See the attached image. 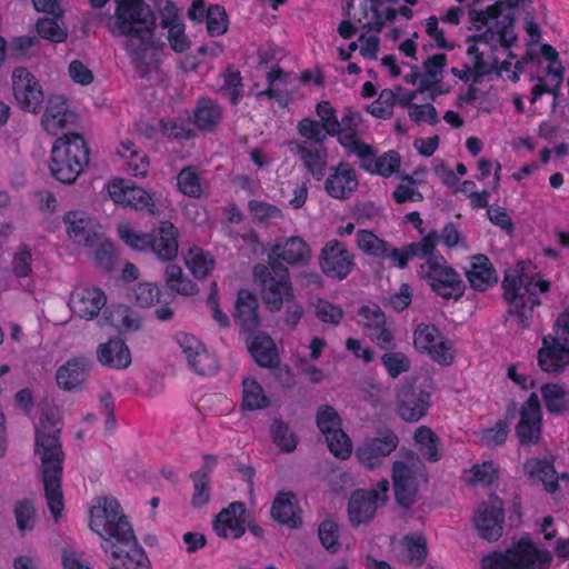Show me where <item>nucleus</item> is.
Here are the masks:
<instances>
[{
	"mask_svg": "<svg viewBox=\"0 0 569 569\" xmlns=\"http://www.w3.org/2000/svg\"><path fill=\"white\" fill-rule=\"evenodd\" d=\"M89 515L90 529L103 540L101 549L118 560L108 569H151L150 560L116 498L98 497Z\"/></svg>",
	"mask_w": 569,
	"mask_h": 569,
	"instance_id": "nucleus-1",
	"label": "nucleus"
},
{
	"mask_svg": "<svg viewBox=\"0 0 569 569\" xmlns=\"http://www.w3.org/2000/svg\"><path fill=\"white\" fill-rule=\"evenodd\" d=\"M116 10L108 28L113 36L127 37L126 50L136 72L149 78L157 67L154 52L156 14L144 0H114Z\"/></svg>",
	"mask_w": 569,
	"mask_h": 569,
	"instance_id": "nucleus-2",
	"label": "nucleus"
},
{
	"mask_svg": "<svg viewBox=\"0 0 569 569\" xmlns=\"http://www.w3.org/2000/svg\"><path fill=\"white\" fill-rule=\"evenodd\" d=\"M62 421L56 407L46 408L36 427L34 455L40 459L41 480L48 508L54 520L63 510L61 477L64 452L60 441Z\"/></svg>",
	"mask_w": 569,
	"mask_h": 569,
	"instance_id": "nucleus-3",
	"label": "nucleus"
},
{
	"mask_svg": "<svg viewBox=\"0 0 569 569\" xmlns=\"http://www.w3.org/2000/svg\"><path fill=\"white\" fill-rule=\"evenodd\" d=\"M89 147L79 133L58 138L51 150L50 172L58 181L71 184L89 163Z\"/></svg>",
	"mask_w": 569,
	"mask_h": 569,
	"instance_id": "nucleus-4",
	"label": "nucleus"
},
{
	"mask_svg": "<svg viewBox=\"0 0 569 569\" xmlns=\"http://www.w3.org/2000/svg\"><path fill=\"white\" fill-rule=\"evenodd\" d=\"M252 277L270 312H279L286 301L295 298L289 270L283 263L273 262V266L258 263L253 267Z\"/></svg>",
	"mask_w": 569,
	"mask_h": 569,
	"instance_id": "nucleus-5",
	"label": "nucleus"
},
{
	"mask_svg": "<svg viewBox=\"0 0 569 569\" xmlns=\"http://www.w3.org/2000/svg\"><path fill=\"white\" fill-rule=\"evenodd\" d=\"M552 556L539 550L531 540L521 538L506 551H493L481 560V569H548Z\"/></svg>",
	"mask_w": 569,
	"mask_h": 569,
	"instance_id": "nucleus-6",
	"label": "nucleus"
},
{
	"mask_svg": "<svg viewBox=\"0 0 569 569\" xmlns=\"http://www.w3.org/2000/svg\"><path fill=\"white\" fill-rule=\"evenodd\" d=\"M556 336H547L538 350V366L545 372L559 375L569 365V312H562L553 325Z\"/></svg>",
	"mask_w": 569,
	"mask_h": 569,
	"instance_id": "nucleus-7",
	"label": "nucleus"
},
{
	"mask_svg": "<svg viewBox=\"0 0 569 569\" xmlns=\"http://www.w3.org/2000/svg\"><path fill=\"white\" fill-rule=\"evenodd\" d=\"M420 276L431 290L443 299H460L466 284L456 270L448 266L443 257H430L420 266Z\"/></svg>",
	"mask_w": 569,
	"mask_h": 569,
	"instance_id": "nucleus-8",
	"label": "nucleus"
},
{
	"mask_svg": "<svg viewBox=\"0 0 569 569\" xmlns=\"http://www.w3.org/2000/svg\"><path fill=\"white\" fill-rule=\"evenodd\" d=\"M391 479L393 482L396 502L405 510L410 509L417 500L420 481L428 482V472L425 466L408 465L395 461Z\"/></svg>",
	"mask_w": 569,
	"mask_h": 569,
	"instance_id": "nucleus-9",
	"label": "nucleus"
},
{
	"mask_svg": "<svg viewBox=\"0 0 569 569\" xmlns=\"http://www.w3.org/2000/svg\"><path fill=\"white\" fill-rule=\"evenodd\" d=\"M532 267L530 261H519L513 270V273L506 272L502 288L505 290L503 297L511 306L509 313L518 316L519 323L527 328L530 325V315L526 312L525 293H520L522 288L528 281H532L529 276V269Z\"/></svg>",
	"mask_w": 569,
	"mask_h": 569,
	"instance_id": "nucleus-10",
	"label": "nucleus"
},
{
	"mask_svg": "<svg viewBox=\"0 0 569 569\" xmlns=\"http://www.w3.org/2000/svg\"><path fill=\"white\" fill-rule=\"evenodd\" d=\"M413 345L418 351L427 352L441 366L453 362L451 343L435 325L419 323L413 332Z\"/></svg>",
	"mask_w": 569,
	"mask_h": 569,
	"instance_id": "nucleus-11",
	"label": "nucleus"
},
{
	"mask_svg": "<svg viewBox=\"0 0 569 569\" xmlns=\"http://www.w3.org/2000/svg\"><path fill=\"white\" fill-rule=\"evenodd\" d=\"M399 445V437L391 429H381L375 437L365 439L356 450L359 462L368 469L382 465V459L389 456Z\"/></svg>",
	"mask_w": 569,
	"mask_h": 569,
	"instance_id": "nucleus-12",
	"label": "nucleus"
},
{
	"mask_svg": "<svg viewBox=\"0 0 569 569\" xmlns=\"http://www.w3.org/2000/svg\"><path fill=\"white\" fill-rule=\"evenodd\" d=\"M505 508L502 500L492 495L489 501L481 502L473 516L478 536L487 541H497L502 536Z\"/></svg>",
	"mask_w": 569,
	"mask_h": 569,
	"instance_id": "nucleus-13",
	"label": "nucleus"
},
{
	"mask_svg": "<svg viewBox=\"0 0 569 569\" xmlns=\"http://www.w3.org/2000/svg\"><path fill=\"white\" fill-rule=\"evenodd\" d=\"M13 96L22 110L38 113L42 109L44 93L36 77L26 68L12 72Z\"/></svg>",
	"mask_w": 569,
	"mask_h": 569,
	"instance_id": "nucleus-14",
	"label": "nucleus"
},
{
	"mask_svg": "<svg viewBox=\"0 0 569 569\" xmlns=\"http://www.w3.org/2000/svg\"><path fill=\"white\" fill-rule=\"evenodd\" d=\"M321 271L336 280H343L355 267L353 254L338 240H331L321 249Z\"/></svg>",
	"mask_w": 569,
	"mask_h": 569,
	"instance_id": "nucleus-15",
	"label": "nucleus"
},
{
	"mask_svg": "<svg viewBox=\"0 0 569 569\" xmlns=\"http://www.w3.org/2000/svg\"><path fill=\"white\" fill-rule=\"evenodd\" d=\"M429 392L418 388L413 382L406 381L397 389V407L400 417L406 421H418L429 408Z\"/></svg>",
	"mask_w": 569,
	"mask_h": 569,
	"instance_id": "nucleus-16",
	"label": "nucleus"
},
{
	"mask_svg": "<svg viewBox=\"0 0 569 569\" xmlns=\"http://www.w3.org/2000/svg\"><path fill=\"white\" fill-rule=\"evenodd\" d=\"M520 421L516 426V435L521 445H535L541 433V406L538 395L532 392L520 409Z\"/></svg>",
	"mask_w": 569,
	"mask_h": 569,
	"instance_id": "nucleus-17",
	"label": "nucleus"
},
{
	"mask_svg": "<svg viewBox=\"0 0 569 569\" xmlns=\"http://www.w3.org/2000/svg\"><path fill=\"white\" fill-rule=\"evenodd\" d=\"M311 260V249L309 244L298 236L289 237L284 242L273 244L268 253V262H286L291 267L307 266Z\"/></svg>",
	"mask_w": 569,
	"mask_h": 569,
	"instance_id": "nucleus-18",
	"label": "nucleus"
},
{
	"mask_svg": "<svg viewBox=\"0 0 569 569\" xmlns=\"http://www.w3.org/2000/svg\"><path fill=\"white\" fill-rule=\"evenodd\" d=\"M106 303L107 297L104 292L97 287L74 288L68 302L71 311L86 320H92L98 317Z\"/></svg>",
	"mask_w": 569,
	"mask_h": 569,
	"instance_id": "nucleus-19",
	"label": "nucleus"
},
{
	"mask_svg": "<svg viewBox=\"0 0 569 569\" xmlns=\"http://www.w3.org/2000/svg\"><path fill=\"white\" fill-rule=\"evenodd\" d=\"M246 345L254 362L267 369H276L280 365L277 346L272 338L263 331L246 333Z\"/></svg>",
	"mask_w": 569,
	"mask_h": 569,
	"instance_id": "nucleus-20",
	"label": "nucleus"
},
{
	"mask_svg": "<svg viewBox=\"0 0 569 569\" xmlns=\"http://www.w3.org/2000/svg\"><path fill=\"white\" fill-rule=\"evenodd\" d=\"M246 506L243 502H231L222 509L213 521V530L224 539H238L243 536L246 528Z\"/></svg>",
	"mask_w": 569,
	"mask_h": 569,
	"instance_id": "nucleus-21",
	"label": "nucleus"
},
{
	"mask_svg": "<svg viewBox=\"0 0 569 569\" xmlns=\"http://www.w3.org/2000/svg\"><path fill=\"white\" fill-rule=\"evenodd\" d=\"M109 193L114 202H126L136 210L147 209L154 214L152 196L144 189L137 187L131 180L119 179L113 181L109 187Z\"/></svg>",
	"mask_w": 569,
	"mask_h": 569,
	"instance_id": "nucleus-22",
	"label": "nucleus"
},
{
	"mask_svg": "<svg viewBox=\"0 0 569 569\" xmlns=\"http://www.w3.org/2000/svg\"><path fill=\"white\" fill-rule=\"evenodd\" d=\"M233 318L243 335L259 329L261 325L259 301L253 292L248 289L238 290Z\"/></svg>",
	"mask_w": 569,
	"mask_h": 569,
	"instance_id": "nucleus-23",
	"label": "nucleus"
},
{
	"mask_svg": "<svg viewBox=\"0 0 569 569\" xmlns=\"http://www.w3.org/2000/svg\"><path fill=\"white\" fill-rule=\"evenodd\" d=\"M69 238L84 246H92L99 239L98 222L82 211H69L63 216Z\"/></svg>",
	"mask_w": 569,
	"mask_h": 569,
	"instance_id": "nucleus-24",
	"label": "nucleus"
},
{
	"mask_svg": "<svg viewBox=\"0 0 569 569\" xmlns=\"http://www.w3.org/2000/svg\"><path fill=\"white\" fill-rule=\"evenodd\" d=\"M92 367V361L86 357H76L58 368L56 380L59 388L66 391L81 390Z\"/></svg>",
	"mask_w": 569,
	"mask_h": 569,
	"instance_id": "nucleus-25",
	"label": "nucleus"
},
{
	"mask_svg": "<svg viewBox=\"0 0 569 569\" xmlns=\"http://www.w3.org/2000/svg\"><path fill=\"white\" fill-rule=\"evenodd\" d=\"M331 173L325 182L327 193L339 200H346L358 188V180L353 168L347 162H340L331 168Z\"/></svg>",
	"mask_w": 569,
	"mask_h": 569,
	"instance_id": "nucleus-26",
	"label": "nucleus"
},
{
	"mask_svg": "<svg viewBox=\"0 0 569 569\" xmlns=\"http://www.w3.org/2000/svg\"><path fill=\"white\" fill-rule=\"evenodd\" d=\"M151 251L162 261H172L178 256V229L170 221H161L150 232Z\"/></svg>",
	"mask_w": 569,
	"mask_h": 569,
	"instance_id": "nucleus-27",
	"label": "nucleus"
},
{
	"mask_svg": "<svg viewBox=\"0 0 569 569\" xmlns=\"http://www.w3.org/2000/svg\"><path fill=\"white\" fill-rule=\"evenodd\" d=\"M76 120V114L69 110L63 96H50L41 124L46 131L56 136L59 130Z\"/></svg>",
	"mask_w": 569,
	"mask_h": 569,
	"instance_id": "nucleus-28",
	"label": "nucleus"
},
{
	"mask_svg": "<svg viewBox=\"0 0 569 569\" xmlns=\"http://www.w3.org/2000/svg\"><path fill=\"white\" fill-rule=\"evenodd\" d=\"M380 505L377 496L367 490H356L348 501V516L353 527L369 523L376 516Z\"/></svg>",
	"mask_w": 569,
	"mask_h": 569,
	"instance_id": "nucleus-29",
	"label": "nucleus"
},
{
	"mask_svg": "<svg viewBox=\"0 0 569 569\" xmlns=\"http://www.w3.org/2000/svg\"><path fill=\"white\" fill-rule=\"evenodd\" d=\"M97 359L102 366L119 370L130 366L131 353L124 340L114 337L98 346Z\"/></svg>",
	"mask_w": 569,
	"mask_h": 569,
	"instance_id": "nucleus-30",
	"label": "nucleus"
},
{
	"mask_svg": "<svg viewBox=\"0 0 569 569\" xmlns=\"http://www.w3.org/2000/svg\"><path fill=\"white\" fill-rule=\"evenodd\" d=\"M106 323L112 326L119 335L133 333L142 328L141 316L126 305H112L103 311Z\"/></svg>",
	"mask_w": 569,
	"mask_h": 569,
	"instance_id": "nucleus-31",
	"label": "nucleus"
},
{
	"mask_svg": "<svg viewBox=\"0 0 569 569\" xmlns=\"http://www.w3.org/2000/svg\"><path fill=\"white\" fill-rule=\"evenodd\" d=\"M296 496L292 492L280 491L277 493L272 507L271 517L277 522L287 526L290 529H297L302 520L297 512Z\"/></svg>",
	"mask_w": 569,
	"mask_h": 569,
	"instance_id": "nucleus-32",
	"label": "nucleus"
},
{
	"mask_svg": "<svg viewBox=\"0 0 569 569\" xmlns=\"http://www.w3.org/2000/svg\"><path fill=\"white\" fill-rule=\"evenodd\" d=\"M466 277L470 286L478 291H485L498 280L492 263L485 254L472 257L471 268L466 272Z\"/></svg>",
	"mask_w": 569,
	"mask_h": 569,
	"instance_id": "nucleus-33",
	"label": "nucleus"
},
{
	"mask_svg": "<svg viewBox=\"0 0 569 569\" xmlns=\"http://www.w3.org/2000/svg\"><path fill=\"white\" fill-rule=\"evenodd\" d=\"M523 469L530 479L541 481L549 493H555L559 489L557 471L551 461L531 459L525 462Z\"/></svg>",
	"mask_w": 569,
	"mask_h": 569,
	"instance_id": "nucleus-34",
	"label": "nucleus"
},
{
	"mask_svg": "<svg viewBox=\"0 0 569 569\" xmlns=\"http://www.w3.org/2000/svg\"><path fill=\"white\" fill-rule=\"evenodd\" d=\"M163 278L166 287L173 293L188 297L194 296L200 291L199 287L183 274L181 267L178 264H167Z\"/></svg>",
	"mask_w": 569,
	"mask_h": 569,
	"instance_id": "nucleus-35",
	"label": "nucleus"
},
{
	"mask_svg": "<svg viewBox=\"0 0 569 569\" xmlns=\"http://www.w3.org/2000/svg\"><path fill=\"white\" fill-rule=\"evenodd\" d=\"M540 391L548 412L562 415L569 411V391L562 385L548 382Z\"/></svg>",
	"mask_w": 569,
	"mask_h": 569,
	"instance_id": "nucleus-36",
	"label": "nucleus"
},
{
	"mask_svg": "<svg viewBox=\"0 0 569 569\" xmlns=\"http://www.w3.org/2000/svg\"><path fill=\"white\" fill-rule=\"evenodd\" d=\"M296 152L299 154L306 169L312 174V177L320 181L326 173L327 164V151L325 148L320 149H308L300 142L295 143Z\"/></svg>",
	"mask_w": 569,
	"mask_h": 569,
	"instance_id": "nucleus-37",
	"label": "nucleus"
},
{
	"mask_svg": "<svg viewBox=\"0 0 569 569\" xmlns=\"http://www.w3.org/2000/svg\"><path fill=\"white\" fill-rule=\"evenodd\" d=\"M415 440L418 445L419 453L430 462H437L441 459L439 437L428 427L421 426L415 432Z\"/></svg>",
	"mask_w": 569,
	"mask_h": 569,
	"instance_id": "nucleus-38",
	"label": "nucleus"
},
{
	"mask_svg": "<svg viewBox=\"0 0 569 569\" xmlns=\"http://www.w3.org/2000/svg\"><path fill=\"white\" fill-rule=\"evenodd\" d=\"M418 91H407L402 96L399 97L398 103L402 108H409V117L415 122H420L422 120V113H427L428 118L426 119V122L429 124H436L439 122L438 112L433 104L426 103V104H417L412 101L417 98Z\"/></svg>",
	"mask_w": 569,
	"mask_h": 569,
	"instance_id": "nucleus-39",
	"label": "nucleus"
},
{
	"mask_svg": "<svg viewBox=\"0 0 569 569\" xmlns=\"http://www.w3.org/2000/svg\"><path fill=\"white\" fill-rule=\"evenodd\" d=\"M242 408L249 411L263 409L269 406V399L262 387L251 378L242 380Z\"/></svg>",
	"mask_w": 569,
	"mask_h": 569,
	"instance_id": "nucleus-40",
	"label": "nucleus"
},
{
	"mask_svg": "<svg viewBox=\"0 0 569 569\" xmlns=\"http://www.w3.org/2000/svg\"><path fill=\"white\" fill-rule=\"evenodd\" d=\"M270 436L282 452H292L297 448L298 438L290 431L289 425L281 418H274L270 426Z\"/></svg>",
	"mask_w": 569,
	"mask_h": 569,
	"instance_id": "nucleus-41",
	"label": "nucleus"
},
{
	"mask_svg": "<svg viewBox=\"0 0 569 569\" xmlns=\"http://www.w3.org/2000/svg\"><path fill=\"white\" fill-rule=\"evenodd\" d=\"M495 20L492 28L499 37V44L502 48H511L518 40V36L515 32L516 17L513 13H501L498 18H491Z\"/></svg>",
	"mask_w": 569,
	"mask_h": 569,
	"instance_id": "nucleus-42",
	"label": "nucleus"
},
{
	"mask_svg": "<svg viewBox=\"0 0 569 569\" xmlns=\"http://www.w3.org/2000/svg\"><path fill=\"white\" fill-rule=\"evenodd\" d=\"M193 117L199 129L211 130L221 119V109L213 102L203 101L194 110Z\"/></svg>",
	"mask_w": 569,
	"mask_h": 569,
	"instance_id": "nucleus-43",
	"label": "nucleus"
},
{
	"mask_svg": "<svg viewBox=\"0 0 569 569\" xmlns=\"http://www.w3.org/2000/svg\"><path fill=\"white\" fill-rule=\"evenodd\" d=\"M439 239L438 232L436 230L430 231L426 237L422 238L419 242H412L406 246L405 257L407 258V262L413 258H430L433 256V250L436 248L437 241Z\"/></svg>",
	"mask_w": 569,
	"mask_h": 569,
	"instance_id": "nucleus-44",
	"label": "nucleus"
},
{
	"mask_svg": "<svg viewBox=\"0 0 569 569\" xmlns=\"http://www.w3.org/2000/svg\"><path fill=\"white\" fill-rule=\"evenodd\" d=\"M119 238L131 249L137 251H148L152 242L150 233L133 230L129 224L118 226Z\"/></svg>",
	"mask_w": 569,
	"mask_h": 569,
	"instance_id": "nucleus-45",
	"label": "nucleus"
},
{
	"mask_svg": "<svg viewBox=\"0 0 569 569\" xmlns=\"http://www.w3.org/2000/svg\"><path fill=\"white\" fill-rule=\"evenodd\" d=\"M387 241L378 238L372 231L358 230L357 232V246L368 256L381 258L387 250Z\"/></svg>",
	"mask_w": 569,
	"mask_h": 569,
	"instance_id": "nucleus-46",
	"label": "nucleus"
},
{
	"mask_svg": "<svg viewBox=\"0 0 569 569\" xmlns=\"http://www.w3.org/2000/svg\"><path fill=\"white\" fill-rule=\"evenodd\" d=\"M179 190L191 198H199L202 194L200 178L193 167L183 168L177 176Z\"/></svg>",
	"mask_w": 569,
	"mask_h": 569,
	"instance_id": "nucleus-47",
	"label": "nucleus"
},
{
	"mask_svg": "<svg viewBox=\"0 0 569 569\" xmlns=\"http://www.w3.org/2000/svg\"><path fill=\"white\" fill-rule=\"evenodd\" d=\"M206 20L207 30L211 37L221 36L228 29V16L224 8L220 4H211L208 8Z\"/></svg>",
	"mask_w": 569,
	"mask_h": 569,
	"instance_id": "nucleus-48",
	"label": "nucleus"
},
{
	"mask_svg": "<svg viewBox=\"0 0 569 569\" xmlns=\"http://www.w3.org/2000/svg\"><path fill=\"white\" fill-rule=\"evenodd\" d=\"M187 359L190 368L200 376L212 375L218 370L217 360L203 347Z\"/></svg>",
	"mask_w": 569,
	"mask_h": 569,
	"instance_id": "nucleus-49",
	"label": "nucleus"
},
{
	"mask_svg": "<svg viewBox=\"0 0 569 569\" xmlns=\"http://www.w3.org/2000/svg\"><path fill=\"white\" fill-rule=\"evenodd\" d=\"M224 82L221 86V92L229 98L232 104H237L242 97L243 86L240 71L228 68L223 73Z\"/></svg>",
	"mask_w": 569,
	"mask_h": 569,
	"instance_id": "nucleus-50",
	"label": "nucleus"
},
{
	"mask_svg": "<svg viewBox=\"0 0 569 569\" xmlns=\"http://www.w3.org/2000/svg\"><path fill=\"white\" fill-rule=\"evenodd\" d=\"M186 266L196 278H204L213 268V260L200 249H190L189 257L186 258Z\"/></svg>",
	"mask_w": 569,
	"mask_h": 569,
	"instance_id": "nucleus-51",
	"label": "nucleus"
},
{
	"mask_svg": "<svg viewBox=\"0 0 569 569\" xmlns=\"http://www.w3.org/2000/svg\"><path fill=\"white\" fill-rule=\"evenodd\" d=\"M36 29L39 37L51 42H63L68 37L67 30L58 24L56 18H40Z\"/></svg>",
	"mask_w": 569,
	"mask_h": 569,
	"instance_id": "nucleus-52",
	"label": "nucleus"
},
{
	"mask_svg": "<svg viewBox=\"0 0 569 569\" xmlns=\"http://www.w3.org/2000/svg\"><path fill=\"white\" fill-rule=\"evenodd\" d=\"M326 441L330 452L340 459H347L350 457L352 446L349 437L342 429L329 432L326 436Z\"/></svg>",
	"mask_w": 569,
	"mask_h": 569,
	"instance_id": "nucleus-53",
	"label": "nucleus"
},
{
	"mask_svg": "<svg viewBox=\"0 0 569 569\" xmlns=\"http://www.w3.org/2000/svg\"><path fill=\"white\" fill-rule=\"evenodd\" d=\"M381 362L392 379L408 372L411 367L409 358L402 352H386L381 356Z\"/></svg>",
	"mask_w": 569,
	"mask_h": 569,
	"instance_id": "nucleus-54",
	"label": "nucleus"
},
{
	"mask_svg": "<svg viewBox=\"0 0 569 569\" xmlns=\"http://www.w3.org/2000/svg\"><path fill=\"white\" fill-rule=\"evenodd\" d=\"M17 527L22 532L32 530L36 523V510L30 500L17 501L13 508Z\"/></svg>",
	"mask_w": 569,
	"mask_h": 569,
	"instance_id": "nucleus-55",
	"label": "nucleus"
},
{
	"mask_svg": "<svg viewBox=\"0 0 569 569\" xmlns=\"http://www.w3.org/2000/svg\"><path fill=\"white\" fill-rule=\"evenodd\" d=\"M317 114L320 118V123L325 127V131L335 137L341 130V123L336 116V110L329 101H320L316 108Z\"/></svg>",
	"mask_w": 569,
	"mask_h": 569,
	"instance_id": "nucleus-56",
	"label": "nucleus"
},
{
	"mask_svg": "<svg viewBox=\"0 0 569 569\" xmlns=\"http://www.w3.org/2000/svg\"><path fill=\"white\" fill-rule=\"evenodd\" d=\"M297 129L300 136L318 144H322L326 141L327 136H329L325 131V127L320 123V121L313 120L311 118H303L300 120Z\"/></svg>",
	"mask_w": 569,
	"mask_h": 569,
	"instance_id": "nucleus-57",
	"label": "nucleus"
},
{
	"mask_svg": "<svg viewBox=\"0 0 569 569\" xmlns=\"http://www.w3.org/2000/svg\"><path fill=\"white\" fill-rule=\"evenodd\" d=\"M317 426L320 431L327 436L329 432L341 429V421L331 406H321L317 411Z\"/></svg>",
	"mask_w": 569,
	"mask_h": 569,
	"instance_id": "nucleus-58",
	"label": "nucleus"
},
{
	"mask_svg": "<svg viewBox=\"0 0 569 569\" xmlns=\"http://www.w3.org/2000/svg\"><path fill=\"white\" fill-rule=\"evenodd\" d=\"M318 536L321 545L330 552L335 553L339 548L338 525L332 520H325L319 525Z\"/></svg>",
	"mask_w": 569,
	"mask_h": 569,
	"instance_id": "nucleus-59",
	"label": "nucleus"
},
{
	"mask_svg": "<svg viewBox=\"0 0 569 569\" xmlns=\"http://www.w3.org/2000/svg\"><path fill=\"white\" fill-rule=\"evenodd\" d=\"M537 289L539 292L545 293L548 292L550 289V282L542 280V281H528L520 293H525V301H526V312L527 315H530V319L532 318V310L535 306H539L540 301L537 298Z\"/></svg>",
	"mask_w": 569,
	"mask_h": 569,
	"instance_id": "nucleus-60",
	"label": "nucleus"
},
{
	"mask_svg": "<svg viewBox=\"0 0 569 569\" xmlns=\"http://www.w3.org/2000/svg\"><path fill=\"white\" fill-rule=\"evenodd\" d=\"M134 300L141 308H149L160 299L159 288L151 282L138 283L133 289Z\"/></svg>",
	"mask_w": 569,
	"mask_h": 569,
	"instance_id": "nucleus-61",
	"label": "nucleus"
},
{
	"mask_svg": "<svg viewBox=\"0 0 569 569\" xmlns=\"http://www.w3.org/2000/svg\"><path fill=\"white\" fill-rule=\"evenodd\" d=\"M400 161L401 158L399 152L396 150H389L388 152L383 153L381 157L376 159L373 171L376 172V174L389 177L392 173L397 172V170L400 167Z\"/></svg>",
	"mask_w": 569,
	"mask_h": 569,
	"instance_id": "nucleus-62",
	"label": "nucleus"
},
{
	"mask_svg": "<svg viewBox=\"0 0 569 569\" xmlns=\"http://www.w3.org/2000/svg\"><path fill=\"white\" fill-rule=\"evenodd\" d=\"M405 546L409 552V558L416 566H421L427 558V541L423 536L403 538Z\"/></svg>",
	"mask_w": 569,
	"mask_h": 569,
	"instance_id": "nucleus-63",
	"label": "nucleus"
},
{
	"mask_svg": "<svg viewBox=\"0 0 569 569\" xmlns=\"http://www.w3.org/2000/svg\"><path fill=\"white\" fill-rule=\"evenodd\" d=\"M248 208L253 218L260 222L282 218V212L277 206L264 201L250 200Z\"/></svg>",
	"mask_w": 569,
	"mask_h": 569,
	"instance_id": "nucleus-64",
	"label": "nucleus"
}]
</instances>
